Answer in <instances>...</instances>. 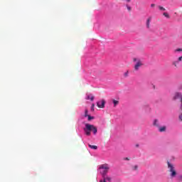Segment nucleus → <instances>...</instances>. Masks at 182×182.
Listing matches in <instances>:
<instances>
[{"label": "nucleus", "mask_w": 182, "mask_h": 182, "mask_svg": "<svg viewBox=\"0 0 182 182\" xmlns=\"http://www.w3.org/2000/svg\"><path fill=\"white\" fill-rule=\"evenodd\" d=\"M85 134L86 136H90L91 132H92L93 134H97V127H96L93 124H85V127L84 128Z\"/></svg>", "instance_id": "f257e3e1"}, {"label": "nucleus", "mask_w": 182, "mask_h": 182, "mask_svg": "<svg viewBox=\"0 0 182 182\" xmlns=\"http://www.w3.org/2000/svg\"><path fill=\"white\" fill-rule=\"evenodd\" d=\"M168 164V168L169 173H171L170 176L173 178L177 176V171H176V168L174 167V165L170 162H167Z\"/></svg>", "instance_id": "f03ea898"}, {"label": "nucleus", "mask_w": 182, "mask_h": 182, "mask_svg": "<svg viewBox=\"0 0 182 182\" xmlns=\"http://www.w3.org/2000/svg\"><path fill=\"white\" fill-rule=\"evenodd\" d=\"M133 62L134 63V69L136 72L143 66V61L139 58H133Z\"/></svg>", "instance_id": "7ed1b4c3"}, {"label": "nucleus", "mask_w": 182, "mask_h": 182, "mask_svg": "<svg viewBox=\"0 0 182 182\" xmlns=\"http://www.w3.org/2000/svg\"><path fill=\"white\" fill-rule=\"evenodd\" d=\"M109 166L107 164L101 165L100 167V173L102 174V177H105L106 174L109 173Z\"/></svg>", "instance_id": "20e7f679"}, {"label": "nucleus", "mask_w": 182, "mask_h": 182, "mask_svg": "<svg viewBox=\"0 0 182 182\" xmlns=\"http://www.w3.org/2000/svg\"><path fill=\"white\" fill-rule=\"evenodd\" d=\"M106 105V101L105 100H101L97 102V106L100 109H105V105Z\"/></svg>", "instance_id": "39448f33"}, {"label": "nucleus", "mask_w": 182, "mask_h": 182, "mask_svg": "<svg viewBox=\"0 0 182 182\" xmlns=\"http://www.w3.org/2000/svg\"><path fill=\"white\" fill-rule=\"evenodd\" d=\"M173 99L177 100V99H181L182 100V94L181 92H175Z\"/></svg>", "instance_id": "423d86ee"}, {"label": "nucleus", "mask_w": 182, "mask_h": 182, "mask_svg": "<svg viewBox=\"0 0 182 182\" xmlns=\"http://www.w3.org/2000/svg\"><path fill=\"white\" fill-rule=\"evenodd\" d=\"M86 100H91V102H93V100H95V96H93L92 95H89L87 96Z\"/></svg>", "instance_id": "0eeeda50"}, {"label": "nucleus", "mask_w": 182, "mask_h": 182, "mask_svg": "<svg viewBox=\"0 0 182 182\" xmlns=\"http://www.w3.org/2000/svg\"><path fill=\"white\" fill-rule=\"evenodd\" d=\"M159 132H160L161 133H163V132H166L167 127H166V126L164 127H159Z\"/></svg>", "instance_id": "6e6552de"}, {"label": "nucleus", "mask_w": 182, "mask_h": 182, "mask_svg": "<svg viewBox=\"0 0 182 182\" xmlns=\"http://www.w3.org/2000/svg\"><path fill=\"white\" fill-rule=\"evenodd\" d=\"M154 126H155L156 127H160V123H159L158 119H154Z\"/></svg>", "instance_id": "1a4fd4ad"}, {"label": "nucleus", "mask_w": 182, "mask_h": 182, "mask_svg": "<svg viewBox=\"0 0 182 182\" xmlns=\"http://www.w3.org/2000/svg\"><path fill=\"white\" fill-rule=\"evenodd\" d=\"M151 21V17H149L146 21V28H148V29H149V28H150Z\"/></svg>", "instance_id": "9d476101"}, {"label": "nucleus", "mask_w": 182, "mask_h": 182, "mask_svg": "<svg viewBox=\"0 0 182 182\" xmlns=\"http://www.w3.org/2000/svg\"><path fill=\"white\" fill-rule=\"evenodd\" d=\"M88 146H89L90 149H92V150H97V146H96V145H90L89 144Z\"/></svg>", "instance_id": "9b49d317"}, {"label": "nucleus", "mask_w": 182, "mask_h": 182, "mask_svg": "<svg viewBox=\"0 0 182 182\" xmlns=\"http://www.w3.org/2000/svg\"><path fill=\"white\" fill-rule=\"evenodd\" d=\"M112 103L114 104V107H116V106L119 105V100H112Z\"/></svg>", "instance_id": "f8f14e48"}, {"label": "nucleus", "mask_w": 182, "mask_h": 182, "mask_svg": "<svg viewBox=\"0 0 182 182\" xmlns=\"http://www.w3.org/2000/svg\"><path fill=\"white\" fill-rule=\"evenodd\" d=\"M172 65H173V66H175V68H177V65H178V60L173 61L172 63Z\"/></svg>", "instance_id": "ddd939ff"}, {"label": "nucleus", "mask_w": 182, "mask_h": 182, "mask_svg": "<svg viewBox=\"0 0 182 182\" xmlns=\"http://www.w3.org/2000/svg\"><path fill=\"white\" fill-rule=\"evenodd\" d=\"M105 178L107 180V181L110 182L112 181V178L109 177V176H105Z\"/></svg>", "instance_id": "4468645a"}, {"label": "nucleus", "mask_w": 182, "mask_h": 182, "mask_svg": "<svg viewBox=\"0 0 182 182\" xmlns=\"http://www.w3.org/2000/svg\"><path fill=\"white\" fill-rule=\"evenodd\" d=\"M87 117H88V122H90V120H93V119H95V117H92L90 115H88Z\"/></svg>", "instance_id": "2eb2a0df"}, {"label": "nucleus", "mask_w": 182, "mask_h": 182, "mask_svg": "<svg viewBox=\"0 0 182 182\" xmlns=\"http://www.w3.org/2000/svg\"><path fill=\"white\" fill-rule=\"evenodd\" d=\"M158 8L160 11H166V9L161 6H159Z\"/></svg>", "instance_id": "dca6fc26"}, {"label": "nucleus", "mask_w": 182, "mask_h": 182, "mask_svg": "<svg viewBox=\"0 0 182 182\" xmlns=\"http://www.w3.org/2000/svg\"><path fill=\"white\" fill-rule=\"evenodd\" d=\"M88 113H89V111L87 110V109H85V117H88Z\"/></svg>", "instance_id": "f3484780"}, {"label": "nucleus", "mask_w": 182, "mask_h": 182, "mask_svg": "<svg viewBox=\"0 0 182 182\" xmlns=\"http://www.w3.org/2000/svg\"><path fill=\"white\" fill-rule=\"evenodd\" d=\"M164 16H165L166 18H170V15H168L167 13H164L163 14Z\"/></svg>", "instance_id": "a211bd4d"}, {"label": "nucleus", "mask_w": 182, "mask_h": 182, "mask_svg": "<svg viewBox=\"0 0 182 182\" xmlns=\"http://www.w3.org/2000/svg\"><path fill=\"white\" fill-rule=\"evenodd\" d=\"M91 110H92V112L95 111V104H92V105Z\"/></svg>", "instance_id": "6ab92c4d"}, {"label": "nucleus", "mask_w": 182, "mask_h": 182, "mask_svg": "<svg viewBox=\"0 0 182 182\" xmlns=\"http://www.w3.org/2000/svg\"><path fill=\"white\" fill-rule=\"evenodd\" d=\"M175 52H182V49L181 48H177L176 50H175Z\"/></svg>", "instance_id": "aec40b11"}, {"label": "nucleus", "mask_w": 182, "mask_h": 182, "mask_svg": "<svg viewBox=\"0 0 182 182\" xmlns=\"http://www.w3.org/2000/svg\"><path fill=\"white\" fill-rule=\"evenodd\" d=\"M137 168H139V166H137V165H135V166L133 167V170H137Z\"/></svg>", "instance_id": "412c9836"}, {"label": "nucleus", "mask_w": 182, "mask_h": 182, "mask_svg": "<svg viewBox=\"0 0 182 182\" xmlns=\"http://www.w3.org/2000/svg\"><path fill=\"white\" fill-rule=\"evenodd\" d=\"M182 181V175L179 176L178 178V182H181Z\"/></svg>", "instance_id": "4be33fe9"}, {"label": "nucleus", "mask_w": 182, "mask_h": 182, "mask_svg": "<svg viewBox=\"0 0 182 182\" xmlns=\"http://www.w3.org/2000/svg\"><path fill=\"white\" fill-rule=\"evenodd\" d=\"M102 178H103V181H100V182H107V181L105 179V176Z\"/></svg>", "instance_id": "5701e85b"}, {"label": "nucleus", "mask_w": 182, "mask_h": 182, "mask_svg": "<svg viewBox=\"0 0 182 182\" xmlns=\"http://www.w3.org/2000/svg\"><path fill=\"white\" fill-rule=\"evenodd\" d=\"M127 8L128 11H132V7L127 6Z\"/></svg>", "instance_id": "b1692460"}, {"label": "nucleus", "mask_w": 182, "mask_h": 182, "mask_svg": "<svg viewBox=\"0 0 182 182\" xmlns=\"http://www.w3.org/2000/svg\"><path fill=\"white\" fill-rule=\"evenodd\" d=\"M179 90H182V83L178 87Z\"/></svg>", "instance_id": "393cba45"}, {"label": "nucleus", "mask_w": 182, "mask_h": 182, "mask_svg": "<svg viewBox=\"0 0 182 182\" xmlns=\"http://www.w3.org/2000/svg\"><path fill=\"white\" fill-rule=\"evenodd\" d=\"M179 119L181 120V122H182V114H181L180 115H179Z\"/></svg>", "instance_id": "a878e982"}, {"label": "nucleus", "mask_w": 182, "mask_h": 182, "mask_svg": "<svg viewBox=\"0 0 182 182\" xmlns=\"http://www.w3.org/2000/svg\"><path fill=\"white\" fill-rule=\"evenodd\" d=\"M151 8H154V6H155V4H151Z\"/></svg>", "instance_id": "bb28decb"}, {"label": "nucleus", "mask_w": 182, "mask_h": 182, "mask_svg": "<svg viewBox=\"0 0 182 182\" xmlns=\"http://www.w3.org/2000/svg\"><path fill=\"white\" fill-rule=\"evenodd\" d=\"M131 0H127V2H130Z\"/></svg>", "instance_id": "cd10ccee"}, {"label": "nucleus", "mask_w": 182, "mask_h": 182, "mask_svg": "<svg viewBox=\"0 0 182 182\" xmlns=\"http://www.w3.org/2000/svg\"><path fill=\"white\" fill-rule=\"evenodd\" d=\"M125 160H129V158H126Z\"/></svg>", "instance_id": "c85d7f7f"}]
</instances>
